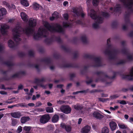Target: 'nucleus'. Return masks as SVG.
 Returning <instances> with one entry per match:
<instances>
[{
    "label": "nucleus",
    "instance_id": "f257e3e1",
    "mask_svg": "<svg viewBox=\"0 0 133 133\" xmlns=\"http://www.w3.org/2000/svg\"><path fill=\"white\" fill-rule=\"evenodd\" d=\"M31 27H28L24 29L19 26H16L12 29V31L15 34L13 35L14 41H16L17 40L19 41L21 39L19 38L20 34L23 31L27 35H29L32 34L34 31V30L31 28Z\"/></svg>",
    "mask_w": 133,
    "mask_h": 133
},
{
    "label": "nucleus",
    "instance_id": "f03ea898",
    "mask_svg": "<svg viewBox=\"0 0 133 133\" xmlns=\"http://www.w3.org/2000/svg\"><path fill=\"white\" fill-rule=\"evenodd\" d=\"M55 27L51 26L47 22H44V26L49 31L51 32L63 33L64 31L61 25L58 23L55 24Z\"/></svg>",
    "mask_w": 133,
    "mask_h": 133
},
{
    "label": "nucleus",
    "instance_id": "7ed1b4c3",
    "mask_svg": "<svg viewBox=\"0 0 133 133\" xmlns=\"http://www.w3.org/2000/svg\"><path fill=\"white\" fill-rule=\"evenodd\" d=\"M95 74L98 76L101 75L104 76L105 77L104 78L99 77L97 78L95 81L96 82H97L99 81H100L102 82H106V78H108V79H113L115 78L117 74L120 75V72H114L113 76L111 77L108 76L106 73L102 71H97L95 72Z\"/></svg>",
    "mask_w": 133,
    "mask_h": 133
},
{
    "label": "nucleus",
    "instance_id": "20e7f679",
    "mask_svg": "<svg viewBox=\"0 0 133 133\" xmlns=\"http://www.w3.org/2000/svg\"><path fill=\"white\" fill-rule=\"evenodd\" d=\"M84 57L85 58L93 59L95 61V64L92 66L93 67H98L102 66L101 60L99 57H95L94 55L87 54L85 55Z\"/></svg>",
    "mask_w": 133,
    "mask_h": 133
},
{
    "label": "nucleus",
    "instance_id": "39448f33",
    "mask_svg": "<svg viewBox=\"0 0 133 133\" xmlns=\"http://www.w3.org/2000/svg\"><path fill=\"white\" fill-rule=\"evenodd\" d=\"M104 52L106 55L109 56V58L110 59H115L117 54L119 52V51L115 49H113L112 51L106 49Z\"/></svg>",
    "mask_w": 133,
    "mask_h": 133
},
{
    "label": "nucleus",
    "instance_id": "423d86ee",
    "mask_svg": "<svg viewBox=\"0 0 133 133\" xmlns=\"http://www.w3.org/2000/svg\"><path fill=\"white\" fill-rule=\"evenodd\" d=\"M90 16L93 19L95 20L97 19V22L99 24H101L103 22V19L101 17L97 16L96 12L93 9L90 10Z\"/></svg>",
    "mask_w": 133,
    "mask_h": 133
},
{
    "label": "nucleus",
    "instance_id": "0eeeda50",
    "mask_svg": "<svg viewBox=\"0 0 133 133\" xmlns=\"http://www.w3.org/2000/svg\"><path fill=\"white\" fill-rule=\"evenodd\" d=\"M60 110L62 112L66 114L70 113L71 111V108L68 105H63L60 107Z\"/></svg>",
    "mask_w": 133,
    "mask_h": 133
},
{
    "label": "nucleus",
    "instance_id": "6e6552de",
    "mask_svg": "<svg viewBox=\"0 0 133 133\" xmlns=\"http://www.w3.org/2000/svg\"><path fill=\"white\" fill-rule=\"evenodd\" d=\"M9 26L6 24H1L0 30L2 35H6L8 32L7 30L9 29Z\"/></svg>",
    "mask_w": 133,
    "mask_h": 133
},
{
    "label": "nucleus",
    "instance_id": "1a4fd4ad",
    "mask_svg": "<svg viewBox=\"0 0 133 133\" xmlns=\"http://www.w3.org/2000/svg\"><path fill=\"white\" fill-rule=\"evenodd\" d=\"M82 11V8L77 7H74L72 8V12L77 16L81 15V17L84 18L85 16L84 14L82 12L81 13Z\"/></svg>",
    "mask_w": 133,
    "mask_h": 133
},
{
    "label": "nucleus",
    "instance_id": "9d476101",
    "mask_svg": "<svg viewBox=\"0 0 133 133\" xmlns=\"http://www.w3.org/2000/svg\"><path fill=\"white\" fill-rule=\"evenodd\" d=\"M50 118L49 114H45L41 117L40 122L41 123L45 124L48 122Z\"/></svg>",
    "mask_w": 133,
    "mask_h": 133
},
{
    "label": "nucleus",
    "instance_id": "9b49d317",
    "mask_svg": "<svg viewBox=\"0 0 133 133\" xmlns=\"http://www.w3.org/2000/svg\"><path fill=\"white\" fill-rule=\"evenodd\" d=\"M123 79L132 80H133V67L130 70L129 75H121Z\"/></svg>",
    "mask_w": 133,
    "mask_h": 133
},
{
    "label": "nucleus",
    "instance_id": "f8f14e48",
    "mask_svg": "<svg viewBox=\"0 0 133 133\" xmlns=\"http://www.w3.org/2000/svg\"><path fill=\"white\" fill-rule=\"evenodd\" d=\"M61 67L63 68H78L79 67V66L77 64L67 63L61 65Z\"/></svg>",
    "mask_w": 133,
    "mask_h": 133
},
{
    "label": "nucleus",
    "instance_id": "ddd939ff",
    "mask_svg": "<svg viewBox=\"0 0 133 133\" xmlns=\"http://www.w3.org/2000/svg\"><path fill=\"white\" fill-rule=\"evenodd\" d=\"M11 115L13 118H19L22 115L20 111H17L11 113Z\"/></svg>",
    "mask_w": 133,
    "mask_h": 133
},
{
    "label": "nucleus",
    "instance_id": "4468645a",
    "mask_svg": "<svg viewBox=\"0 0 133 133\" xmlns=\"http://www.w3.org/2000/svg\"><path fill=\"white\" fill-rule=\"evenodd\" d=\"M29 25L30 27H35L37 24L36 20L32 18L30 19L29 21Z\"/></svg>",
    "mask_w": 133,
    "mask_h": 133
},
{
    "label": "nucleus",
    "instance_id": "2eb2a0df",
    "mask_svg": "<svg viewBox=\"0 0 133 133\" xmlns=\"http://www.w3.org/2000/svg\"><path fill=\"white\" fill-rule=\"evenodd\" d=\"M59 17V14L56 11H55L52 15V16L50 17V20L53 21L55 19H58Z\"/></svg>",
    "mask_w": 133,
    "mask_h": 133
},
{
    "label": "nucleus",
    "instance_id": "dca6fc26",
    "mask_svg": "<svg viewBox=\"0 0 133 133\" xmlns=\"http://www.w3.org/2000/svg\"><path fill=\"white\" fill-rule=\"evenodd\" d=\"M109 125L111 130L112 131L115 130L117 127L116 123L113 121L110 122Z\"/></svg>",
    "mask_w": 133,
    "mask_h": 133
},
{
    "label": "nucleus",
    "instance_id": "f3484780",
    "mask_svg": "<svg viewBox=\"0 0 133 133\" xmlns=\"http://www.w3.org/2000/svg\"><path fill=\"white\" fill-rule=\"evenodd\" d=\"M3 60V58L0 56V61L2 62L3 64H5L9 66H12L14 65V64L10 61H4Z\"/></svg>",
    "mask_w": 133,
    "mask_h": 133
},
{
    "label": "nucleus",
    "instance_id": "a211bd4d",
    "mask_svg": "<svg viewBox=\"0 0 133 133\" xmlns=\"http://www.w3.org/2000/svg\"><path fill=\"white\" fill-rule=\"evenodd\" d=\"M6 10L4 8H3L0 9V20L2 19L4 16L6 14Z\"/></svg>",
    "mask_w": 133,
    "mask_h": 133
},
{
    "label": "nucleus",
    "instance_id": "6ab92c4d",
    "mask_svg": "<svg viewBox=\"0 0 133 133\" xmlns=\"http://www.w3.org/2000/svg\"><path fill=\"white\" fill-rule=\"evenodd\" d=\"M93 116L94 117L98 119H102L104 117L103 115L96 111H95L93 113Z\"/></svg>",
    "mask_w": 133,
    "mask_h": 133
},
{
    "label": "nucleus",
    "instance_id": "aec40b11",
    "mask_svg": "<svg viewBox=\"0 0 133 133\" xmlns=\"http://www.w3.org/2000/svg\"><path fill=\"white\" fill-rule=\"evenodd\" d=\"M30 119V118L29 116H24L21 118V122L22 123L24 124L29 121Z\"/></svg>",
    "mask_w": 133,
    "mask_h": 133
},
{
    "label": "nucleus",
    "instance_id": "412c9836",
    "mask_svg": "<svg viewBox=\"0 0 133 133\" xmlns=\"http://www.w3.org/2000/svg\"><path fill=\"white\" fill-rule=\"evenodd\" d=\"M90 127L87 125L84 127L82 129V133H88L90 131Z\"/></svg>",
    "mask_w": 133,
    "mask_h": 133
},
{
    "label": "nucleus",
    "instance_id": "4be33fe9",
    "mask_svg": "<svg viewBox=\"0 0 133 133\" xmlns=\"http://www.w3.org/2000/svg\"><path fill=\"white\" fill-rule=\"evenodd\" d=\"M130 2H129V5L126 8H127L130 10V12L133 13V9L132 8V6L133 5V2L131 0H129Z\"/></svg>",
    "mask_w": 133,
    "mask_h": 133
},
{
    "label": "nucleus",
    "instance_id": "5701e85b",
    "mask_svg": "<svg viewBox=\"0 0 133 133\" xmlns=\"http://www.w3.org/2000/svg\"><path fill=\"white\" fill-rule=\"evenodd\" d=\"M41 62H44L47 64H49L51 63V60L50 58H45L41 59Z\"/></svg>",
    "mask_w": 133,
    "mask_h": 133
},
{
    "label": "nucleus",
    "instance_id": "b1692460",
    "mask_svg": "<svg viewBox=\"0 0 133 133\" xmlns=\"http://www.w3.org/2000/svg\"><path fill=\"white\" fill-rule=\"evenodd\" d=\"M59 119V116L57 114H55L52 118V121L53 123H55L57 122Z\"/></svg>",
    "mask_w": 133,
    "mask_h": 133
},
{
    "label": "nucleus",
    "instance_id": "393cba45",
    "mask_svg": "<svg viewBox=\"0 0 133 133\" xmlns=\"http://www.w3.org/2000/svg\"><path fill=\"white\" fill-rule=\"evenodd\" d=\"M46 31L45 29L39 28L38 29V32L37 33L41 37L43 36V33H46Z\"/></svg>",
    "mask_w": 133,
    "mask_h": 133
},
{
    "label": "nucleus",
    "instance_id": "a878e982",
    "mask_svg": "<svg viewBox=\"0 0 133 133\" xmlns=\"http://www.w3.org/2000/svg\"><path fill=\"white\" fill-rule=\"evenodd\" d=\"M21 3L25 7H27L29 5V3L27 0H21Z\"/></svg>",
    "mask_w": 133,
    "mask_h": 133
},
{
    "label": "nucleus",
    "instance_id": "bb28decb",
    "mask_svg": "<svg viewBox=\"0 0 133 133\" xmlns=\"http://www.w3.org/2000/svg\"><path fill=\"white\" fill-rule=\"evenodd\" d=\"M28 66L30 67H34L37 70L39 69V66L38 64H35L30 63H29L28 64Z\"/></svg>",
    "mask_w": 133,
    "mask_h": 133
},
{
    "label": "nucleus",
    "instance_id": "cd10ccee",
    "mask_svg": "<svg viewBox=\"0 0 133 133\" xmlns=\"http://www.w3.org/2000/svg\"><path fill=\"white\" fill-rule=\"evenodd\" d=\"M8 46L10 48H12L15 47L14 42L11 39H10L8 42Z\"/></svg>",
    "mask_w": 133,
    "mask_h": 133
},
{
    "label": "nucleus",
    "instance_id": "c85d7f7f",
    "mask_svg": "<svg viewBox=\"0 0 133 133\" xmlns=\"http://www.w3.org/2000/svg\"><path fill=\"white\" fill-rule=\"evenodd\" d=\"M53 41V39L52 38H47L45 39L44 40V42L47 44H49L51 43Z\"/></svg>",
    "mask_w": 133,
    "mask_h": 133
},
{
    "label": "nucleus",
    "instance_id": "c756f323",
    "mask_svg": "<svg viewBox=\"0 0 133 133\" xmlns=\"http://www.w3.org/2000/svg\"><path fill=\"white\" fill-rule=\"evenodd\" d=\"M62 24L63 26L65 28L71 27V24L69 22H63Z\"/></svg>",
    "mask_w": 133,
    "mask_h": 133
},
{
    "label": "nucleus",
    "instance_id": "7c9ffc66",
    "mask_svg": "<svg viewBox=\"0 0 133 133\" xmlns=\"http://www.w3.org/2000/svg\"><path fill=\"white\" fill-rule=\"evenodd\" d=\"M21 16L23 21H25L27 19V15L25 12H21Z\"/></svg>",
    "mask_w": 133,
    "mask_h": 133
},
{
    "label": "nucleus",
    "instance_id": "2f4dec72",
    "mask_svg": "<svg viewBox=\"0 0 133 133\" xmlns=\"http://www.w3.org/2000/svg\"><path fill=\"white\" fill-rule=\"evenodd\" d=\"M74 108L75 109L77 110H81L83 108V107L79 105L78 103H77L76 105H75Z\"/></svg>",
    "mask_w": 133,
    "mask_h": 133
},
{
    "label": "nucleus",
    "instance_id": "473e14b6",
    "mask_svg": "<svg viewBox=\"0 0 133 133\" xmlns=\"http://www.w3.org/2000/svg\"><path fill=\"white\" fill-rule=\"evenodd\" d=\"M10 79V78L6 76L2 78H0V82H2L4 81H8Z\"/></svg>",
    "mask_w": 133,
    "mask_h": 133
},
{
    "label": "nucleus",
    "instance_id": "72a5a7b5",
    "mask_svg": "<svg viewBox=\"0 0 133 133\" xmlns=\"http://www.w3.org/2000/svg\"><path fill=\"white\" fill-rule=\"evenodd\" d=\"M45 110L47 112L52 113L53 112V108L50 107H48L46 108Z\"/></svg>",
    "mask_w": 133,
    "mask_h": 133
},
{
    "label": "nucleus",
    "instance_id": "f704fd0d",
    "mask_svg": "<svg viewBox=\"0 0 133 133\" xmlns=\"http://www.w3.org/2000/svg\"><path fill=\"white\" fill-rule=\"evenodd\" d=\"M109 130L108 128L106 127L103 128L102 130V133H109Z\"/></svg>",
    "mask_w": 133,
    "mask_h": 133
},
{
    "label": "nucleus",
    "instance_id": "c9c22d12",
    "mask_svg": "<svg viewBox=\"0 0 133 133\" xmlns=\"http://www.w3.org/2000/svg\"><path fill=\"white\" fill-rule=\"evenodd\" d=\"M119 4H118L117 6L115 7L114 10L118 12H120L121 11V8Z\"/></svg>",
    "mask_w": 133,
    "mask_h": 133
},
{
    "label": "nucleus",
    "instance_id": "e433bc0d",
    "mask_svg": "<svg viewBox=\"0 0 133 133\" xmlns=\"http://www.w3.org/2000/svg\"><path fill=\"white\" fill-rule=\"evenodd\" d=\"M101 15L102 16L106 18H109L110 16V14L108 13L103 11L102 12Z\"/></svg>",
    "mask_w": 133,
    "mask_h": 133
},
{
    "label": "nucleus",
    "instance_id": "4c0bfd02",
    "mask_svg": "<svg viewBox=\"0 0 133 133\" xmlns=\"http://www.w3.org/2000/svg\"><path fill=\"white\" fill-rule=\"evenodd\" d=\"M61 48L62 49L67 52H70L71 51L70 49L69 48L66 47L64 45H62Z\"/></svg>",
    "mask_w": 133,
    "mask_h": 133
},
{
    "label": "nucleus",
    "instance_id": "58836bf2",
    "mask_svg": "<svg viewBox=\"0 0 133 133\" xmlns=\"http://www.w3.org/2000/svg\"><path fill=\"white\" fill-rule=\"evenodd\" d=\"M121 52L124 54L128 55L129 54V52L128 50L125 48L122 49L121 50Z\"/></svg>",
    "mask_w": 133,
    "mask_h": 133
},
{
    "label": "nucleus",
    "instance_id": "ea45409f",
    "mask_svg": "<svg viewBox=\"0 0 133 133\" xmlns=\"http://www.w3.org/2000/svg\"><path fill=\"white\" fill-rule=\"evenodd\" d=\"M129 16L127 15L126 14L124 16V20L126 23H128L130 22V21L129 19Z\"/></svg>",
    "mask_w": 133,
    "mask_h": 133
},
{
    "label": "nucleus",
    "instance_id": "a19ab883",
    "mask_svg": "<svg viewBox=\"0 0 133 133\" xmlns=\"http://www.w3.org/2000/svg\"><path fill=\"white\" fill-rule=\"evenodd\" d=\"M81 39L82 42L84 43H86L87 42V38L85 36H82L81 37Z\"/></svg>",
    "mask_w": 133,
    "mask_h": 133
},
{
    "label": "nucleus",
    "instance_id": "79ce46f5",
    "mask_svg": "<svg viewBox=\"0 0 133 133\" xmlns=\"http://www.w3.org/2000/svg\"><path fill=\"white\" fill-rule=\"evenodd\" d=\"M33 6V8L35 10H37L39 8V5L36 3H35L34 4Z\"/></svg>",
    "mask_w": 133,
    "mask_h": 133
},
{
    "label": "nucleus",
    "instance_id": "37998d69",
    "mask_svg": "<svg viewBox=\"0 0 133 133\" xmlns=\"http://www.w3.org/2000/svg\"><path fill=\"white\" fill-rule=\"evenodd\" d=\"M118 23L116 21H114L112 23L111 26L113 28H116L117 27Z\"/></svg>",
    "mask_w": 133,
    "mask_h": 133
},
{
    "label": "nucleus",
    "instance_id": "c03bdc74",
    "mask_svg": "<svg viewBox=\"0 0 133 133\" xmlns=\"http://www.w3.org/2000/svg\"><path fill=\"white\" fill-rule=\"evenodd\" d=\"M126 62L125 61L123 60H120L118 62L116 63L115 65H118L121 64H125Z\"/></svg>",
    "mask_w": 133,
    "mask_h": 133
},
{
    "label": "nucleus",
    "instance_id": "a18cd8bd",
    "mask_svg": "<svg viewBox=\"0 0 133 133\" xmlns=\"http://www.w3.org/2000/svg\"><path fill=\"white\" fill-rule=\"evenodd\" d=\"M54 129V126L51 125H50L48 126L47 130L48 131H53Z\"/></svg>",
    "mask_w": 133,
    "mask_h": 133
},
{
    "label": "nucleus",
    "instance_id": "49530a36",
    "mask_svg": "<svg viewBox=\"0 0 133 133\" xmlns=\"http://www.w3.org/2000/svg\"><path fill=\"white\" fill-rule=\"evenodd\" d=\"M54 39L57 42L60 43H62V41L60 37H54Z\"/></svg>",
    "mask_w": 133,
    "mask_h": 133
},
{
    "label": "nucleus",
    "instance_id": "de8ad7c7",
    "mask_svg": "<svg viewBox=\"0 0 133 133\" xmlns=\"http://www.w3.org/2000/svg\"><path fill=\"white\" fill-rule=\"evenodd\" d=\"M87 92V90H83L82 91H77L76 92H74L73 93V94L75 95L76 94L78 93H86Z\"/></svg>",
    "mask_w": 133,
    "mask_h": 133
},
{
    "label": "nucleus",
    "instance_id": "09e8293b",
    "mask_svg": "<svg viewBox=\"0 0 133 133\" xmlns=\"http://www.w3.org/2000/svg\"><path fill=\"white\" fill-rule=\"evenodd\" d=\"M99 3V1L98 0H93L92 3L94 6H96L98 5Z\"/></svg>",
    "mask_w": 133,
    "mask_h": 133
},
{
    "label": "nucleus",
    "instance_id": "8fccbe9b",
    "mask_svg": "<svg viewBox=\"0 0 133 133\" xmlns=\"http://www.w3.org/2000/svg\"><path fill=\"white\" fill-rule=\"evenodd\" d=\"M65 129L67 132H69L71 131V128L70 125H67Z\"/></svg>",
    "mask_w": 133,
    "mask_h": 133
},
{
    "label": "nucleus",
    "instance_id": "3c124183",
    "mask_svg": "<svg viewBox=\"0 0 133 133\" xmlns=\"http://www.w3.org/2000/svg\"><path fill=\"white\" fill-rule=\"evenodd\" d=\"M53 57L54 58L56 59H59L61 57L60 55L57 53H55L53 54Z\"/></svg>",
    "mask_w": 133,
    "mask_h": 133
},
{
    "label": "nucleus",
    "instance_id": "603ef678",
    "mask_svg": "<svg viewBox=\"0 0 133 133\" xmlns=\"http://www.w3.org/2000/svg\"><path fill=\"white\" fill-rule=\"evenodd\" d=\"M19 74L18 72L12 76L11 77V79L12 78H19Z\"/></svg>",
    "mask_w": 133,
    "mask_h": 133
},
{
    "label": "nucleus",
    "instance_id": "864d4df0",
    "mask_svg": "<svg viewBox=\"0 0 133 133\" xmlns=\"http://www.w3.org/2000/svg\"><path fill=\"white\" fill-rule=\"evenodd\" d=\"M98 23H97V22H96L93 23L92 24V27L93 28L95 29L98 28L99 27V25Z\"/></svg>",
    "mask_w": 133,
    "mask_h": 133
},
{
    "label": "nucleus",
    "instance_id": "5fc2aeb1",
    "mask_svg": "<svg viewBox=\"0 0 133 133\" xmlns=\"http://www.w3.org/2000/svg\"><path fill=\"white\" fill-rule=\"evenodd\" d=\"M17 123V120L15 119H12V124L13 126H15Z\"/></svg>",
    "mask_w": 133,
    "mask_h": 133
},
{
    "label": "nucleus",
    "instance_id": "6e6d98bb",
    "mask_svg": "<svg viewBox=\"0 0 133 133\" xmlns=\"http://www.w3.org/2000/svg\"><path fill=\"white\" fill-rule=\"evenodd\" d=\"M31 129V127H30L25 126L23 128V130L26 131H29Z\"/></svg>",
    "mask_w": 133,
    "mask_h": 133
},
{
    "label": "nucleus",
    "instance_id": "4d7b16f0",
    "mask_svg": "<svg viewBox=\"0 0 133 133\" xmlns=\"http://www.w3.org/2000/svg\"><path fill=\"white\" fill-rule=\"evenodd\" d=\"M18 55L21 57H23L25 56V54L24 52H21L18 53Z\"/></svg>",
    "mask_w": 133,
    "mask_h": 133
},
{
    "label": "nucleus",
    "instance_id": "13d9d810",
    "mask_svg": "<svg viewBox=\"0 0 133 133\" xmlns=\"http://www.w3.org/2000/svg\"><path fill=\"white\" fill-rule=\"evenodd\" d=\"M119 96L117 94L114 95L112 96H110V98L111 99H116Z\"/></svg>",
    "mask_w": 133,
    "mask_h": 133
},
{
    "label": "nucleus",
    "instance_id": "bf43d9fd",
    "mask_svg": "<svg viewBox=\"0 0 133 133\" xmlns=\"http://www.w3.org/2000/svg\"><path fill=\"white\" fill-rule=\"evenodd\" d=\"M118 126L121 129H124L127 128V126L126 125H124L123 124H119Z\"/></svg>",
    "mask_w": 133,
    "mask_h": 133
},
{
    "label": "nucleus",
    "instance_id": "052dcab7",
    "mask_svg": "<svg viewBox=\"0 0 133 133\" xmlns=\"http://www.w3.org/2000/svg\"><path fill=\"white\" fill-rule=\"evenodd\" d=\"M19 107H27V105L25 104V103H19L18 104Z\"/></svg>",
    "mask_w": 133,
    "mask_h": 133
},
{
    "label": "nucleus",
    "instance_id": "680f3d73",
    "mask_svg": "<svg viewBox=\"0 0 133 133\" xmlns=\"http://www.w3.org/2000/svg\"><path fill=\"white\" fill-rule=\"evenodd\" d=\"M33 37L34 39L37 40L39 38L41 37L38 35L37 34V33L36 34H35L34 35Z\"/></svg>",
    "mask_w": 133,
    "mask_h": 133
},
{
    "label": "nucleus",
    "instance_id": "e2e57ef3",
    "mask_svg": "<svg viewBox=\"0 0 133 133\" xmlns=\"http://www.w3.org/2000/svg\"><path fill=\"white\" fill-rule=\"evenodd\" d=\"M121 1L123 3L124 5L126 7L129 5V3H127L125 0H121Z\"/></svg>",
    "mask_w": 133,
    "mask_h": 133
},
{
    "label": "nucleus",
    "instance_id": "0e129e2a",
    "mask_svg": "<svg viewBox=\"0 0 133 133\" xmlns=\"http://www.w3.org/2000/svg\"><path fill=\"white\" fill-rule=\"evenodd\" d=\"M63 17L65 20H68L69 18L68 15L67 14H64L63 15Z\"/></svg>",
    "mask_w": 133,
    "mask_h": 133
},
{
    "label": "nucleus",
    "instance_id": "69168bd1",
    "mask_svg": "<svg viewBox=\"0 0 133 133\" xmlns=\"http://www.w3.org/2000/svg\"><path fill=\"white\" fill-rule=\"evenodd\" d=\"M37 111H39L41 112H43L45 110V109L44 108H38L37 109Z\"/></svg>",
    "mask_w": 133,
    "mask_h": 133
},
{
    "label": "nucleus",
    "instance_id": "338daca9",
    "mask_svg": "<svg viewBox=\"0 0 133 133\" xmlns=\"http://www.w3.org/2000/svg\"><path fill=\"white\" fill-rule=\"evenodd\" d=\"M78 38L77 37H75L74 38L72 42L74 44H76L77 42L78 41Z\"/></svg>",
    "mask_w": 133,
    "mask_h": 133
},
{
    "label": "nucleus",
    "instance_id": "774afa93",
    "mask_svg": "<svg viewBox=\"0 0 133 133\" xmlns=\"http://www.w3.org/2000/svg\"><path fill=\"white\" fill-rule=\"evenodd\" d=\"M22 127L21 126H19L17 130V132L18 133H20L22 131Z\"/></svg>",
    "mask_w": 133,
    "mask_h": 133
}]
</instances>
